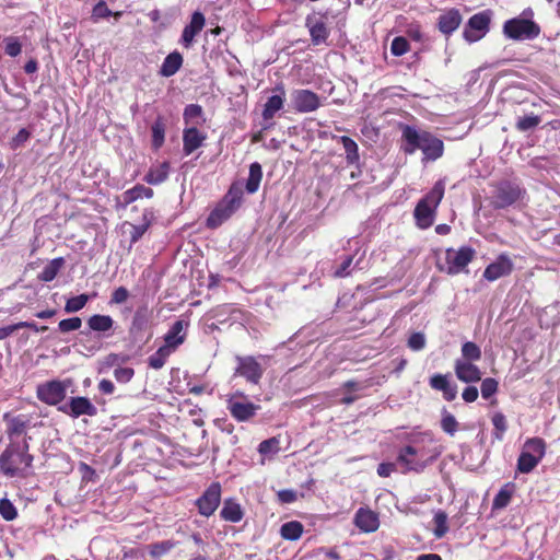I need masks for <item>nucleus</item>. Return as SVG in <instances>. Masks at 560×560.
Masks as SVG:
<instances>
[{
    "label": "nucleus",
    "mask_w": 560,
    "mask_h": 560,
    "mask_svg": "<svg viewBox=\"0 0 560 560\" xmlns=\"http://www.w3.org/2000/svg\"><path fill=\"white\" fill-rule=\"evenodd\" d=\"M491 14L489 11H482L474 14L467 22L463 36L466 42L475 43L480 40L489 32Z\"/></svg>",
    "instance_id": "nucleus-9"
},
{
    "label": "nucleus",
    "mask_w": 560,
    "mask_h": 560,
    "mask_svg": "<svg viewBox=\"0 0 560 560\" xmlns=\"http://www.w3.org/2000/svg\"><path fill=\"white\" fill-rule=\"evenodd\" d=\"M481 359L480 348L472 341H466L462 346V358L459 360H466L467 362H474Z\"/></svg>",
    "instance_id": "nucleus-41"
},
{
    "label": "nucleus",
    "mask_w": 560,
    "mask_h": 560,
    "mask_svg": "<svg viewBox=\"0 0 560 560\" xmlns=\"http://www.w3.org/2000/svg\"><path fill=\"white\" fill-rule=\"evenodd\" d=\"M148 229H149V221L142 222L141 224H138V225H131V231H130L131 243H137L142 237V235L147 232Z\"/></svg>",
    "instance_id": "nucleus-61"
},
{
    "label": "nucleus",
    "mask_w": 560,
    "mask_h": 560,
    "mask_svg": "<svg viewBox=\"0 0 560 560\" xmlns=\"http://www.w3.org/2000/svg\"><path fill=\"white\" fill-rule=\"evenodd\" d=\"M514 268V264L506 254H501L498 258L487 266L483 271V278L488 281H495L501 277L509 276Z\"/></svg>",
    "instance_id": "nucleus-16"
},
{
    "label": "nucleus",
    "mask_w": 560,
    "mask_h": 560,
    "mask_svg": "<svg viewBox=\"0 0 560 560\" xmlns=\"http://www.w3.org/2000/svg\"><path fill=\"white\" fill-rule=\"evenodd\" d=\"M67 385L61 381H50L37 387V397L40 401L56 406L66 398Z\"/></svg>",
    "instance_id": "nucleus-14"
},
{
    "label": "nucleus",
    "mask_w": 560,
    "mask_h": 560,
    "mask_svg": "<svg viewBox=\"0 0 560 560\" xmlns=\"http://www.w3.org/2000/svg\"><path fill=\"white\" fill-rule=\"evenodd\" d=\"M63 258L58 257L52 260H50L42 270L39 275V279L44 282H50L52 281L56 276L58 275L59 270L63 266Z\"/></svg>",
    "instance_id": "nucleus-36"
},
{
    "label": "nucleus",
    "mask_w": 560,
    "mask_h": 560,
    "mask_svg": "<svg viewBox=\"0 0 560 560\" xmlns=\"http://www.w3.org/2000/svg\"><path fill=\"white\" fill-rule=\"evenodd\" d=\"M498 390V382L492 378L488 377L485 378L481 383V396L485 399H489L491 396H493Z\"/></svg>",
    "instance_id": "nucleus-54"
},
{
    "label": "nucleus",
    "mask_w": 560,
    "mask_h": 560,
    "mask_svg": "<svg viewBox=\"0 0 560 560\" xmlns=\"http://www.w3.org/2000/svg\"><path fill=\"white\" fill-rule=\"evenodd\" d=\"M237 366L235 369V375H240L246 378L252 384H258L264 369L261 364L254 357H241L235 358Z\"/></svg>",
    "instance_id": "nucleus-15"
},
{
    "label": "nucleus",
    "mask_w": 560,
    "mask_h": 560,
    "mask_svg": "<svg viewBox=\"0 0 560 560\" xmlns=\"http://www.w3.org/2000/svg\"><path fill=\"white\" fill-rule=\"evenodd\" d=\"M278 500L283 504H290L298 500V493L291 489L280 490L277 493Z\"/></svg>",
    "instance_id": "nucleus-62"
},
{
    "label": "nucleus",
    "mask_w": 560,
    "mask_h": 560,
    "mask_svg": "<svg viewBox=\"0 0 560 560\" xmlns=\"http://www.w3.org/2000/svg\"><path fill=\"white\" fill-rule=\"evenodd\" d=\"M533 11L525 10L520 16L508 20L503 24V34L513 40H532L539 36L540 27L532 20Z\"/></svg>",
    "instance_id": "nucleus-6"
},
{
    "label": "nucleus",
    "mask_w": 560,
    "mask_h": 560,
    "mask_svg": "<svg viewBox=\"0 0 560 560\" xmlns=\"http://www.w3.org/2000/svg\"><path fill=\"white\" fill-rule=\"evenodd\" d=\"M82 326V320L80 317H70L67 319H62L58 324V329L61 332H70L80 329Z\"/></svg>",
    "instance_id": "nucleus-53"
},
{
    "label": "nucleus",
    "mask_w": 560,
    "mask_h": 560,
    "mask_svg": "<svg viewBox=\"0 0 560 560\" xmlns=\"http://www.w3.org/2000/svg\"><path fill=\"white\" fill-rule=\"evenodd\" d=\"M243 200V187L241 184H232L222 200L210 212L207 219V226L215 229L241 207Z\"/></svg>",
    "instance_id": "nucleus-5"
},
{
    "label": "nucleus",
    "mask_w": 560,
    "mask_h": 560,
    "mask_svg": "<svg viewBox=\"0 0 560 560\" xmlns=\"http://www.w3.org/2000/svg\"><path fill=\"white\" fill-rule=\"evenodd\" d=\"M280 451V440L278 438L267 439L258 445V452L264 457H271Z\"/></svg>",
    "instance_id": "nucleus-39"
},
{
    "label": "nucleus",
    "mask_w": 560,
    "mask_h": 560,
    "mask_svg": "<svg viewBox=\"0 0 560 560\" xmlns=\"http://www.w3.org/2000/svg\"><path fill=\"white\" fill-rule=\"evenodd\" d=\"M171 353L172 351L167 350L163 346L160 347L152 355L149 357L150 368L154 370L162 369Z\"/></svg>",
    "instance_id": "nucleus-45"
},
{
    "label": "nucleus",
    "mask_w": 560,
    "mask_h": 560,
    "mask_svg": "<svg viewBox=\"0 0 560 560\" xmlns=\"http://www.w3.org/2000/svg\"><path fill=\"white\" fill-rule=\"evenodd\" d=\"M462 23V15L458 10L451 9L439 16L438 27L441 33L451 35Z\"/></svg>",
    "instance_id": "nucleus-24"
},
{
    "label": "nucleus",
    "mask_w": 560,
    "mask_h": 560,
    "mask_svg": "<svg viewBox=\"0 0 560 560\" xmlns=\"http://www.w3.org/2000/svg\"><path fill=\"white\" fill-rule=\"evenodd\" d=\"M0 515L5 521H13L18 516V511L14 504L7 498L0 500Z\"/></svg>",
    "instance_id": "nucleus-51"
},
{
    "label": "nucleus",
    "mask_w": 560,
    "mask_h": 560,
    "mask_svg": "<svg viewBox=\"0 0 560 560\" xmlns=\"http://www.w3.org/2000/svg\"><path fill=\"white\" fill-rule=\"evenodd\" d=\"M512 498V489L509 485L504 486L500 489V491L495 494L493 499L492 506L493 509H504L508 506Z\"/></svg>",
    "instance_id": "nucleus-46"
},
{
    "label": "nucleus",
    "mask_w": 560,
    "mask_h": 560,
    "mask_svg": "<svg viewBox=\"0 0 560 560\" xmlns=\"http://www.w3.org/2000/svg\"><path fill=\"white\" fill-rule=\"evenodd\" d=\"M540 121L541 119L537 115L520 117L516 121V128L520 131H527L537 127L540 124Z\"/></svg>",
    "instance_id": "nucleus-50"
},
{
    "label": "nucleus",
    "mask_w": 560,
    "mask_h": 560,
    "mask_svg": "<svg viewBox=\"0 0 560 560\" xmlns=\"http://www.w3.org/2000/svg\"><path fill=\"white\" fill-rule=\"evenodd\" d=\"M445 192V180L439 179L432 189L417 203L413 215L419 229H429L435 219L436 209Z\"/></svg>",
    "instance_id": "nucleus-4"
},
{
    "label": "nucleus",
    "mask_w": 560,
    "mask_h": 560,
    "mask_svg": "<svg viewBox=\"0 0 560 560\" xmlns=\"http://www.w3.org/2000/svg\"><path fill=\"white\" fill-rule=\"evenodd\" d=\"M441 428L445 433L453 436L458 429V422L452 413L445 411L442 416Z\"/></svg>",
    "instance_id": "nucleus-49"
},
{
    "label": "nucleus",
    "mask_w": 560,
    "mask_h": 560,
    "mask_svg": "<svg viewBox=\"0 0 560 560\" xmlns=\"http://www.w3.org/2000/svg\"><path fill=\"white\" fill-rule=\"evenodd\" d=\"M58 410L74 419L81 416L94 417L97 415L96 406L88 397L83 396L71 397Z\"/></svg>",
    "instance_id": "nucleus-12"
},
{
    "label": "nucleus",
    "mask_w": 560,
    "mask_h": 560,
    "mask_svg": "<svg viewBox=\"0 0 560 560\" xmlns=\"http://www.w3.org/2000/svg\"><path fill=\"white\" fill-rule=\"evenodd\" d=\"M276 91H278L280 94H277V95H272L270 96L265 106H264V109H262V118L265 120H270L272 119L276 114L282 109L283 107V104H284V89L282 85H278L276 86L275 89Z\"/></svg>",
    "instance_id": "nucleus-25"
},
{
    "label": "nucleus",
    "mask_w": 560,
    "mask_h": 560,
    "mask_svg": "<svg viewBox=\"0 0 560 560\" xmlns=\"http://www.w3.org/2000/svg\"><path fill=\"white\" fill-rule=\"evenodd\" d=\"M33 463L28 454V442L24 438L21 442H10L0 456V469L8 477L25 476Z\"/></svg>",
    "instance_id": "nucleus-3"
},
{
    "label": "nucleus",
    "mask_w": 560,
    "mask_h": 560,
    "mask_svg": "<svg viewBox=\"0 0 560 560\" xmlns=\"http://www.w3.org/2000/svg\"><path fill=\"white\" fill-rule=\"evenodd\" d=\"M340 142L346 152V160L348 164H355L359 161V149L358 144L349 137H340Z\"/></svg>",
    "instance_id": "nucleus-37"
},
{
    "label": "nucleus",
    "mask_w": 560,
    "mask_h": 560,
    "mask_svg": "<svg viewBox=\"0 0 560 560\" xmlns=\"http://www.w3.org/2000/svg\"><path fill=\"white\" fill-rule=\"evenodd\" d=\"M398 464L396 463H381L377 467V474L381 477H389L394 471H396Z\"/></svg>",
    "instance_id": "nucleus-63"
},
{
    "label": "nucleus",
    "mask_w": 560,
    "mask_h": 560,
    "mask_svg": "<svg viewBox=\"0 0 560 560\" xmlns=\"http://www.w3.org/2000/svg\"><path fill=\"white\" fill-rule=\"evenodd\" d=\"M492 424L494 427L493 436L494 439L501 441L503 439V434L508 429L505 416L501 412H495L492 416Z\"/></svg>",
    "instance_id": "nucleus-48"
},
{
    "label": "nucleus",
    "mask_w": 560,
    "mask_h": 560,
    "mask_svg": "<svg viewBox=\"0 0 560 560\" xmlns=\"http://www.w3.org/2000/svg\"><path fill=\"white\" fill-rule=\"evenodd\" d=\"M207 135L197 129L196 126H189L183 130V152L190 155L194 151L202 147Z\"/></svg>",
    "instance_id": "nucleus-20"
},
{
    "label": "nucleus",
    "mask_w": 560,
    "mask_h": 560,
    "mask_svg": "<svg viewBox=\"0 0 560 560\" xmlns=\"http://www.w3.org/2000/svg\"><path fill=\"white\" fill-rule=\"evenodd\" d=\"M175 547L172 540L158 541L149 546V553L152 558L159 559L168 553Z\"/></svg>",
    "instance_id": "nucleus-44"
},
{
    "label": "nucleus",
    "mask_w": 560,
    "mask_h": 560,
    "mask_svg": "<svg viewBox=\"0 0 560 560\" xmlns=\"http://www.w3.org/2000/svg\"><path fill=\"white\" fill-rule=\"evenodd\" d=\"M522 452L529 453V455L541 460L546 453V443L540 438L528 439L524 443Z\"/></svg>",
    "instance_id": "nucleus-33"
},
{
    "label": "nucleus",
    "mask_w": 560,
    "mask_h": 560,
    "mask_svg": "<svg viewBox=\"0 0 560 560\" xmlns=\"http://www.w3.org/2000/svg\"><path fill=\"white\" fill-rule=\"evenodd\" d=\"M433 521H434V525H435L434 535L438 538H442L448 530L446 513L443 511H438L434 514Z\"/></svg>",
    "instance_id": "nucleus-47"
},
{
    "label": "nucleus",
    "mask_w": 560,
    "mask_h": 560,
    "mask_svg": "<svg viewBox=\"0 0 560 560\" xmlns=\"http://www.w3.org/2000/svg\"><path fill=\"white\" fill-rule=\"evenodd\" d=\"M524 190L518 184L502 180L494 186L490 198V205L494 209H505L523 198Z\"/></svg>",
    "instance_id": "nucleus-8"
},
{
    "label": "nucleus",
    "mask_w": 560,
    "mask_h": 560,
    "mask_svg": "<svg viewBox=\"0 0 560 560\" xmlns=\"http://www.w3.org/2000/svg\"><path fill=\"white\" fill-rule=\"evenodd\" d=\"M89 301H90V295L84 294V293L77 295V296H72L67 300V302L65 304V312L68 314L77 313V312L81 311L86 305V303Z\"/></svg>",
    "instance_id": "nucleus-42"
},
{
    "label": "nucleus",
    "mask_w": 560,
    "mask_h": 560,
    "mask_svg": "<svg viewBox=\"0 0 560 560\" xmlns=\"http://www.w3.org/2000/svg\"><path fill=\"white\" fill-rule=\"evenodd\" d=\"M539 463L540 460L529 455V453L521 452L517 459V470L522 474H529Z\"/></svg>",
    "instance_id": "nucleus-40"
},
{
    "label": "nucleus",
    "mask_w": 560,
    "mask_h": 560,
    "mask_svg": "<svg viewBox=\"0 0 560 560\" xmlns=\"http://www.w3.org/2000/svg\"><path fill=\"white\" fill-rule=\"evenodd\" d=\"M112 15V11L108 9L105 2H98L94 5L92 11V18L94 21H98L100 19H104Z\"/></svg>",
    "instance_id": "nucleus-60"
},
{
    "label": "nucleus",
    "mask_w": 560,
    "mask_h": 560,
    "mask_svg": "<svg viewBox=\"0 0 560 560\" xmlns=\"http://www.w3.org/2000/svg\"><path fill=\"white\" fill-rule=\"evenodd\" d=\"M220 516L226 522L237 523L243 518L244 513L241 505L236 501L233 499H226L223 503Z\"/></svg>",
    "instance_id": "nucleus-27"
},
{
    "label": "nucleus",
    "mask_w": 560,
    "mask_h": 560,
    "mask_svg": "<svg viewBox=\"0 0 560 560\" xmlns=\"http://www.w3.org/2000/svg\"><path fill=\"white\" fill-rule=\"evenodd\" d=\"M355 526L364 533H373L380 526L378 516L369 509L360 508L354 515Z\"/></svg>",
    "instance_id": "nucleus-22"
},
{
    "label": "nucleus",
    "mask_w": 560,
    "mask_h": 560,
    "mask_svg": "<svg viewBox=\"0 0 560 560\" xmlns=\"http://www.w3.org/2000/svg\"><path fill=\"white\" fill-rule=\"evenodd\" d=\"M430 385L432 388L440 390L443 393V396L446 400L451 401L455 399L457 390L456 387L453 386L447 375L435 374L430 378Z\"/></svg>",
    "instance_id": "nucleus-26"
},
{
    "label": "nucleus",
    "mask_w": 560,
    "mask_h": 560,
    "mask_svg": "<svg viewBox=\"0 0 560 560\" xmlns=\"http://www.w3.org/2000/svg\"><path fill=\"white\" fill-rule=\"evenodd\" d=\"M205 24V15L199 11L194 12L189 24H187L183 30L179 40L182 46L189 48L192 45L195 37L202 31Z\"/></svg>",
    "instance_id": "nucleus-18"
},
{
    "label": "nucleus",
    "mask_w": 560,
    "mask_h": 560,
    "mask_svg": "<svg viewBox=\"0 0 560 560\" xmlns=\"http://www.w3.org/2000/svg\"><path fill=\"white\" fill-rule=\"evenodd\" d=\"M183 65V57L179 52L173 51L167 55L161 66L160 74L163 77L174 75Z\"/></svg>",
    "instance_id": "nucleus-29"
},
{
    "label": "nucleus",
    "mask_w": 560,
    "mask_h": 560,
    "mask_svg": "<svg viewBox=\"0 0 560 560\" xmlns=\"http://www.w3.org/2000/svg\"><path fill=\"white\" fill-rule=\"evenodd\" d=\"M400 149L406 154H413L417 150L423 153V161H435L443 155V141L428 131L417 130L409 125L401 126Z\"/></svg>",
    "instance_id": "nucleus-2"
},
{
    "label": "nucleus",
    "mask_w": 560,
    "mask_h": 560,
    "mask_svg": "<svg viewBox=\"0 0 560 560\" xmlns=\"http://www.w3.org/2000/svg\"><path fill=\"white\" fill-rule=\"evenodd\" d=\"M292 108L298 113H312L322 105L319 96L311 90L296 89L290 94Z\"/></svg>",
    "instance_id": "nucleus-11"
},
{
    "label": "nucleus",
    "mask_w": 560,
    "mask_h": 560,
    "mask_svg": "<svg viewBox=\"0 0 560 560\" xmlns=\"http://www.w3.org/2000/svg\"><path fill=\"white\" fill-rule=\"evenodd\" d=\"M221 502V485L219 482H212L197 499L196 504L198 512L206 517L211 516L218 509Z\"/></svg>",
    "instance_id": "nucleus-13"
},
{
    "label": "nucleus",
    "mask_w": 560,
    "mask_h": 560,
    "mask_svg": "<svg viewBox=\"0 0 560 560\" xmlns=\"http://www.w3.org/2000/svg\"><path fill=\"white\" fill-rule=\"evenodd\" d=\"M30 136L31 133L25 128H22L12 139L11 147L18 149L28 140Z\"/></svg>",
    "instance_id": "nucleus-64"
},
{
    "label": "nucleus",
    "mask_w": 560,
    "mask_h": 560,
    "mask_svg": "<svg viewBox=\"0 0 560 560\" xmlns=\"http://www.w3.org/2000/svg\"><path fill=\"white\" fill-rule=\"evenodd\" d=\"M409 48L410 46L408 40L402 36L395 37L390 45V51L394 56H402L409 50Z\"/></svg>",
    "instance_id": "nucleus-52"
},
{
    "label": "nucleus",
    "mask_w": 560,
    "mask_h": 560,
    "mask_svg": "<svg viewBox=\"0 0 560 560\" xmlns=\"http://www.w3.org/2000/svg\"><path fill=\"white\" fill-rule=\"evenodd\" d=\"M262 178V168L258 162H254L249 166V174L246 180V190L248 194H255L260 185Z\"/></svg>",
    "instance_id": "nucleus-32"
},
{
    "label": "nucleus",
    "mask_w": 560,
    "mask_h": 560,
    "mask_svg": "<svg viewBox=\"0 0 560 560\" xmlns=\"http://www.w3.org/2000/svg\"><path fill=\"white\" fill-rule=\"evenodd\" d=\"M425 346V337L422 332H413L408 339V347L413 351L422 350Z\"/></svg>",
    "instance_id": "nucleus-57"
},
{
    "label": "nucleus",
    "mask_w": 560,
    "mask_h": 560,
    "mask_svg": "<svg viewBox=\"0 0 560 560\" xmlns=\"http://www.w3.org/2000/svg\"><path fill=\"white\" fill-rule=\"evenodd\" d=\"M27 427V420L24 416H16L8 422V435L10 442H21L19 438L25 433Z\"/></svg>",
    "instance_id": "nucleus-30"
},
{
    "label": "nucleus",
    "mask_w": 560,
    "mask_h": 560,
    "mask_svg": "<svg viewBox=\"0 0 560 560\" xmlns=\"http://www.w3.org/2000/svg\"><path fill=\"white\" fill-rule=\"evenodd\" d=\"M4 52L9 57H18L22 52V40L18 36H7L3 38Z\"/></svg>",
    "instance_id": "nucleus-43"
},
{
    "label": "nucleus",
    "mask_w": 560,
    "mask_h": 560,
    "mask_svg": "<svg viewBox=\"0 0 560 560\" xmlns=\"http://www.w3.org/2000/svg\"><path fill=\"white\" fill-rule=\"evenodd\" d=\"M202 107L198 104H189L185 107L183 118L187 126H196L203 122Z\"/></svg>",
    "instance_id": "nucleus-34"
},
{
    "label": "nucleus",
    "mask_w": 560,
    "mask_h": 560,
    "mask_svg": "<svg viewBox=\"0 0 560 560\" xmlns=\"http://www.w3.org/2000/svg\"><path fill=\"white\" fill-rule=\"evenodd\" d=\"M444 447L430 431L412 433L397 454V464L402 472H422L442 455Z\"/></svg>",
    "instance_id": "nucleus-1"
},
{
    "label": "nucleus",
    "mask_w": 560,
    "mask_h": 560,
    "mask_svg": "<svg viewBox=\"0 0 560 560\" xmlns=\"http://www.w3.org/2000/svg\"><path fill=\"white\" fill-rule=\"evenodd\" d=\"M475 255L476 252L470 246H462L458 249L447 248L444 254V261H439L438 268L447 275H458L466 270Z\"/></svg>",
    "instance_id": "nucleus-7"
},
{
    "label": "nucleus",
    "mask_w": 560,
    "mask_h": 560,
    "mask_svg": "<svg viewBox=\"0 0 560 560\" xmlns=\"http://www.w3.org/2000/svg\"><path fill=\"white\" fill-rule=\"evenodd\" d=\"M129 298V291L125 287H119L112 293L110 304H122Z\"/></svg>",
    "instance_id": "nucleus-59"
},
{
    "label": "nucleus",
    "mask_w": 560,
    "mask_h": 560,
    "mask_svg": "<svg viewBox=\"0 0 560 560\" xmlns=\"http://www.w3.org/2000/svg\"><path fill=\"white\" fill-rule=\"evenodd\" d=\"M303 534V525L298 521L284 523L280 528V535L287 540H298Z\"/></svg>",
    "instance_id": "nucleus-35"
},
{
    "label": "nucleus",
    "mask_w": 560,
    "mask_h": 560,
    "mask_svg": "<svg viewBox=\"0 0 560 560\" xmlns=\"http://www.w3.org/2000/svg\"><path fill=\"white\" fill-rule=\"evenodd\" d=\"M86 325L91 331L107 338L113 335L115 322L109 315L95 314L89 317Z\"/></svg>",
    "instance_id": "nucleus-23"
},
{
    "label": "nucleus",
    "mask_w": 560,
    "mask_h": 560,
    "mask_svg": "<svg viewBox=\"0 0 560 560\" xmlns=\"http://www.w3.org/2000/svg\"><path fill=\"white\" fill-rule=\"evenodd\" d=\"M305 25L308 28L313 45L318 46L327 43L330 34L327 13L314 12L307 15Z\"/></svg>",
    "instance_id": "nucleus-10"
},
{
    "label": "nucleus",
    "mask_w": 560,
    "mask_h": 560,
    "mask_svg": "<svg viewBox=\"0 0 560 560\" xmlns=\"http://www.w3.org/2000/svg\"><path fill=\"white\" fill-rule=\"evenodd\" d=\"M228 409L231 416L237 421H247L256 415L259 406L249 401L237 400L235 397H232L228 400Z\"/></svg>",
    "instance_id": "nucleus-19"
},
{
    "label": "nucleus",
    "mask_w": 560,
    "mask_h": 560,
    "mask_svg": "<svg viewBox=\"0 0 560 560\" xmlns=\"http://www.w3.org/2000/svg\"><path fill=\"white\" fill-rule=\"evenodd\" d=\"M153 190L143 185H136L132 188L126 190L122 195V202L127 206L141 198H151Z\"/></svg>",
    "instance_id": "nucleus-31"
},
{
    "label": "nucleus",
    "mask_w": 560,
    "mask_h": 560,
    "mask_svg": "<svg viewBox=\"0 0 560 560\" xmlns=\"http://www.w3.org/2000/svg\"><path fill=\"white\" fill-rule=\"evenodd\" d=\"M454 370L457 378L464 383H476L481 380V371L472 362L456 360Z\"/></svg>",
    "instance_id": "nucleus-21"
},
{
    "label": "nucleus",
    "mask_w": 560,
    "mask_h": 560,
    "mask_svg": "<svg viewBox=\"0 0 560 560\" xmlns=\"http://www.w3.org/2000/svg\"><path fill=\"white\" fill-rule=\"evenodd\" d=\"M135 375V371L132 368H121L118 366L114 371V376L119 383H128Z\"/></svg>",
    "instance_id": "nucleus-58"
},
{
    "label": "nucleus",
    "mask_w": 560,
    "mask_h": 560,
    "mask_svg": "<svg viewBox=\"0 0 560 560\" xmlns=\"http://www.w3.org/2000/svg\"><path fill=\"white\" fill-rule=\"evenodd\" d=\"M126 357L118 353H109L106 355L102 362V370H107L114 366H119L120 363L126 361Z\"/></svg>",
    "instance_id": "nucleus-55"
},
{
    "label": "nucleus",
    "mask_w": 560,
    "mask_h": 560,
    "mask_svg": "<svg viewBox=\"0 0 560 560\" xmlns=\"http://www.w3.org/2000/svg\"><path fill=\"white\" fill-rule=\"evenodd\" d=\"M168 173V162H162L158 165L150 167L149 172L144 176V180L150 185H159L167 179Z\"/></svg>",
    "instance_id": "nucleus-28"
},
{
    "label": "nucleus",
    "mask_w": 560,
    "mask_h": 560,
    "mask_svg": "<svg viewBox=\"0 0 560 560\" xmlns=\"http://www.w3.org/2000/svg\"><path fill=\"white\" fill-rule=\"evenodd\" d=\"M187 327V322L183 319L176 320L165 334L163 347L174 352L182 343H184Z\"/></svg>",
    "instance_id": "nucleus-17"
},
{
    "label": "nucleus",
    "mask_w": 560,
    "mask_h": 560,
    "mask_svg": "<svg viewBox=\"0 0 560 560\" xmlns=\"http://www.w3.org/2000/svg\"><path fill=\"white\" fill-rule=\"evenodd\" d=\"M152 132V145L154 149H159L163 145L165 139V124L163 118L158 117V119L151 126Z\"/></svg>",
    "instance_id": "nucleus-38"
},
{
    "label": "nucleus",
    "mask_w": 560,
    "mask_h": 560,
    "mask_svg": "<svg viewBox=\"0 0 560 560\" xmlns=\"http://www.w3.org/2000/svg\"><path fill=\"white\" fill-rule=\"evenodd\" d=\"M353 262V256H347L339 267L334 271V277L336 278H345L351 273V266Z\"/></svg>",
    "instance_id": "nucleus-56"
}]
</instances>
